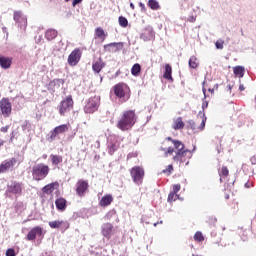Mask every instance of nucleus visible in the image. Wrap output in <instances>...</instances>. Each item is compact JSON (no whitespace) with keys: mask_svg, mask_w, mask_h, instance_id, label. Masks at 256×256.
<instances>
[{"mask_svg":"<svg viewBox=\"0 0 256 256\" xmlns=\"http://www.w3.org/2000/svg\"><path fill=\"white\" fill-rule=\"evenodd\" d=\"M100 81H103V77L100 78Z\"/></svg>","mask_w":256,"mask_h":256,"instance_id":"052dcab7","label":"nucleus"},{"mask_svg":"<svg viewBox=\"0 0 256 256\" xmlns=\"http://www.w3.org/2000/svg\"><path fill=\"white\" fill-rule=\"evenodd\" d=\"M37 237L43 239L45 237V232L41 226H35L26 235V241H35Z\"/></svg>","mask_w":256,"mask_h":256,"instance_id":"f8f14e48","label":"nucleus"},{"mask_svg":"<svg viewBox=\"0 0 256 256\" xmlns=\"http://www.w3.org/2000/svg\"><path fill=\"white\" fill-rule=\"evenodd\" d=\"M139 7H141L142 11H145V4H143V2L139 3Z\"/></svg>","mask_w":256,"mask_h":256,"instance_id":"09e8293b","label":"nucleus"},{"mask_svg":"<svg viewBox=\"0 0 256 256\" xmlns=\"http://www.w3.org/2000/svg\"><path fill=\"white\" fill-rule=\"evenodd\" d=\"M114 95L118 97V99H124V101H128L129 97H131V88L125 82H119L114 85Z\"/></svg>","mask_w":256,"mask_h":256,"instance_id":"20e7f679","label":"nucleus"},{"mask_svg":"<svg viewBox=\"0 0 256 256\" xmlns=\"http://www.w3.org/2000/svg\"><path fill=\"white\" fill-rule=\"evenodd\" d=\"M51 168L45 163H38L32 167V179L34 181H43L49 175Z\"/></svg>","mask_w":256,"mask_h":256,"instance_id":"7ed1b4c3","label":"nucleus"},{"mask_svg":"<svg viewBox=\"0 0 256 256\" xmlns=\"http://www.w3.org/2000/svg\"><path fill=\"white\" fill-rule=\"evenodd\" d=\"M1 133H7L9 131V125L0 128Z\"/></svg>","mask_w":256,"mask_h":256,"instance_id":"c03bdc74","label":"nucleus"},{"mask_svg":"<svg viewBox=\"0 0 256 256\" xmlns=\"http://www.w3.org/2000/svg\"><path fill=\"white\" fill-rule=\"evenodd\" d=\"M57 35H58V32L57 30H54V29L47 30L45 33V37L48 41H53V39H55Z\"/></svg>","mask_w":256,"mask_h":256,"instance_id":"c85d7f7f","label":"nucleus"},{"mask_svg":"<svg viewBox=\"0 0 256 256\" xmlns=\"http://www.w3.org/2000/svg\"><path fill=\"white\" fill-rule=\"evenodd\" d=\"M148 7H150V9H152V11H157V10L161 9V6L159 5V2H157V0H149Z\"/></svg>","mask_w":256,"mask_h":256,"instance_id":"7c9ffc66","label":"nucleus"},{"mask_svg":"<svg viewBox=\"0 0 256 256\" xmlns=\"http://www.w3.org/2000/svg\"><path fill=\"white\" fill-rule=\"evenodd\" d=\"M73 96L68 95L64 100H62L58 106V111L61 117H65L66 113H69L73 109Z\"/></svg>","mask_w":256,"mask_h":256,"instance_id":"423d86ee","label":"nucleus"},{"mask_svg":"<svg viewBox=\"0 0 256 256\" xmlns=\"http://www.w3.org/2000/svg\"><path fill=\"white\" fill-rule=\"evenodd\" d=\"M130 8L132 9V11H135V4L130 3Z\"/></svg>","mask_w":256,"mask_h":256,"instance_id":"603ef678","label":"nucleus"},{"mask_svg":"<svg viewBox=\"0 0 256 256\" xmlns=\"http://www.w3.org/2000/svg\"><path fill=\"white\" fill-rule=\"evenodd\" d=\"M239 91H245V86L243 84L239 85Z\"/></svg>","mask_w":256,"mask_h":256,"instance_id":"8fccbe9b","label":"nucleus"},{"mask_svg":"<svg viewBox=\"0 0 256 256\" xmlns=\"http://www.w3.org/2000/svg\"><path fill=\"white\" fill-rule=\"evenodd\" d=\"M83 55V52H81V49L75 48L68 56L67 62L70 67H76V65L79 64V61H81V57Z\"/></svg>","mask_w":256,"mask_h":256,"instance_id":"9b49d317","label":"nucleus"},{"mask_svg":"<svg viewBox=\"0 0 256 256\" xmlns=\"http://www.w3.org/2000/svg\"><path fill=\"white\" fill-rule=\"evenodd\" d=\"M203 92L205 93V88L203 89Z\"/></svg>","mask_w":256,"mask_h":256,"instance_id":"69168bd1","label":"nucleus"},{"mask_svg":"<svg viewBox=\"0 0 256 256\" xmlns=\"http://www.w3.org/2000/svg\"><path fill=\"white\" fill-rule=\"evenodd\" d=\"M250 161H251V164H252V165H256V156H252V157L250 158Z\"/></svg>","mask_w":256,"mask_h":256,"instance_id":"de8ad7c7","label":"nucleus"},{"mask_svg":"<svg viewBox=\"0 0 256 256\" xmlns=\"http://www.w3.org/2000/svg\"><path fill=\"white\" fill-rule=\"evenodd\" d=\"M67 131H69V124L56 126L53 130L50 131L48 141H55L59 135H63V133H67Z\"/></svg>","mask_w":256,"mask_h":256,"instance_id":"1a4fd4ad","label":"nucleus"},{"mask_svg":"<svg viewBox=\"0 0 256 256\" xmlns=\"http://www.w3.org/2000/svg\"><path fill=\"white\" fill-rule=\"evenodd\" d=\"M13 65V57H7L0 55V67L1 69H11Z\"/></svg>","mask_w":256,"mask_h":256,"instance_id":"aec40b11","label":"nucleus"},{"mask_svg":"<svg viewBox=\"0 0 256 256\" xmlns=\"http://www.w3.org/2000/svg\"><path fill=\"white\" fill-rule=\"evenodd\" d=\"M83 0H73L72 5L75 7L76 5H79Z\"/></svg>","mask_w":256,"mask_h":256,"instance_id":"a18cd8bd","label":"nucleus"},{"mask_svg":"<svg viewBox=\"0 0 256 256\" xmlns=\"http://www.w3.org/2000/svg\"><path fill=\"white\" fill-rule=\"evenodd\" d=\"M0 111L3 117H11V113H13V105L11 104V101H9V98H2L0 100Z\"/></svg>","mask_w":256,"mask_h":256,"instance_id":"6e6552de","label":"nucleus"},{"mask_svg":"<svg viewBox=\"0 0 256 256\" xmlns=\"http://www.w3.org/2000/svg\"><path fill=\"white\" fill-rule=\"evenodd\" d=\"M95 37H96V39L105 41V39H107V33H105V30H103V28L98 27L95 29Z\"/></svg>","mask_w":256,"mask_h":256,"instance_id":"a878e982","label":"nucleus"},{"mask_svg":"<svg viewBox=\"0 0 256 256\" xmlns=\"http://www.w3.org/2000/svg\"><path fill=\"white\" fill-rule=\"evenodd\" d=\"M229 89L231 90V85H229Z\"/></svg>","mask_w":256,"mask_h":256,"instance_id":"e2e57ef3","label":"nucleus"},{"mask_svg":"<svg viewBox=\"0 0 256 256\" xmlns=\"http://www.w3.org/2000/svg\"><path fill=\"white\" fill-rule=\"evenodd\" d=\"M70 0H65L66 3H69Z\"/></svg>","mask_w":256,"mask_h":256,"instance_id":"bf43d9fd","label":"nucleus"},{"mask_svg":"<svg viewBox=\"0 0 256 256\" xmlns=\"http://www.w3.org/2000/svg\"><path fill=\"white\" fill-rule=\"evenodd\" d=\"M106 66L107 63L103 61V58L99 57L96 61L92 63V71L96 75H99V73H101V71H103V69H105Z\"/></svg>","mask_w":256,"mask_h":256,"instance_id":"dca6fc26","label":"nucleus"},{"mask_svg":"<svg viewBox=\"0 0 256 256\" xmlns=\"http://www.w3.org/2000/svg\"><path fill=\"white\" fill-rule=\"evenodd\" d=\"M55 187H59V182H52L42 188V193L45 195H51L55 191Z\"/></svg>","mask_w":256,"mask_h":256,"instance_id":"412c9836","label":"nucleus"},{"mask_svg":"<svg viewBox=\"0 0 256 256\" xmlns=\"http://www.w3.org/2000/svg\"><path fill=\"white\" fill-rule=\"evenodd\" d=\"M50 161H51L52 165L57 167V165H60V163H63V156L57 155V154H51Z\"/></svg>","mask_w":256,"mask_h":256,"instance_id":"bb28decb","label":"nucleus"},{"mask_svg":"<svg viewBox=\"0 0 256 256\" xmlns=\"http://www.w3.org/2000/svg\"><path fill=\"white\" fill-rule=\"evenodd\" d=\"M162 173H164L165 175H170L171 173H173V165H168L167 168L162 171Z\"/></svg>","mask_w":256,"mask_h":256,"instance_id":"e433bc0d","label":"nucleus"},{"mask_svg":"<svg viewBox=\"0 0 256 256\" xmlns=\"http://www.w3.org/2000/svg\"><path fill=\"white\" fill-rule=\"evenodd\" d=\"M13 19L19 29H22V31L27 29V16L22 11H14Z\"/></svg>","mask_w":256,"mask_h":256,"instance_id":"9d476101","label":"nucleus"},{"mask_svg":"<svg viewBox=\"0 0 256 256\" xmlns=\"http://www.w3.org/2000/svg\"><path fill=\"white\" fill-rule=\"evenodd\" d=\"M141 73V65L139 63H136L131 68V74L134 75V77H137Z\"/></svg>","mask_w":256,"mask_h":256,"instance_id":"2f4dec72","label":"nucleus"},{"mask_svg":"<svg viewBox=\"0 0 256 256\" xmlns=\"http://www.w3.org/2000/svg\"><path fill=\"white\" fill-rule=\"evenodd\" d=\"M89 191V181L80 179L76 183V193L78 197H85V193Z\"/></svg>","mask_w":256,"mask_h":256,"instance_id":"ddd939ff","label":"nucleus"},{"mask_svg":"<svg viewBox=\"0 0 256 256\" xmlns=\"http://www.w3.org/2000/svg\"><path fill=\"white\" fill-rule=\"evenodd\" d=\"M190 69H197L199 67V60L197 56H191L188 62Z\"/></svg>","mask_w":256,"mask_h":256,"instance_id":"c756f323","label":"nucleus"},{"mask_svg":"<svg viewBox=\"0 0 256 256\" xmlns=\"http://www.w3.org/2000/svg\"><path fill=\"white\" fill-rule=\"evenodd\" d=\"M137 123V114L135 110H126L122 113L121 117L119 118L116 127L120 131H131L134 125Z\"/></svg>","mask_w":256,"mask_h":256,"instance_id":"f03ea898","label":"nucleus"},{"mask_svg":"<svg viewBox=\"0 0 256 256\" xmlns=\"http://www.w3.org/2000/svg\"><path fill=\"white\" fill-rule=\"evenodd\" d=\"M157 225H163V221H160V222L154 223V227H157Z\"/></svg>","mask_w":256,"mask_h":256,"instance_id":"864d4df0","label":"nucleus"},{"mask_svg":"<svg viewBox=\"0 0 256 256\" xmlns=\"http://www.w3.org/2000/svg\"><path fill=\"white\" fill-rule=\"evenodd\" d=\"M194 240H196L198 243H201V242L205 241V237L203 236V233L198 231L194 235Z\"/></svg>","mask_w":256,"mask_h":256,"instance_id":"c9c22d12","label":"nucleus"},{"mask_svg":"<svg viewBox=\"0 0 256 256\" xmlns=\"http://www.w3.org/2000/svg\"><path fill=\"white\" fill-rule=\"evenodd\" d=\"M201 115V112L198 114V117Z\"/></svg>","mask_w":256,"mask_h":256,"instance_id":"0e129e2a","label":"nucleus"},{"mask_svg":"<svg viewBox=\"0 0 256 256\" xmlns=\"http://www.w3.org/2000/svg\"><path fill=\"white\" fill-rule=\"evenodd\" d=\"M201 119L202 121L199 126H197V122L193 120L189 121L190 128L193 131H203L205 129V123H207V117H205V113H202Z\"/></svg>","mask_w":256,"mask_h":256,"instance_id":"f3484780","label":"nucleus"},{"mask_svg":"<svg viewBox=\"0 0 256 256\" xmlns=\"http://www.w3.org/2000/svg\"><path fill=\"white\" fill-rule=\"evenodd\" d=\"M172 73H173V68L171 67L170 64H166L165 65V71H164V74H163V78L167 79V81H170L171 83H173Z\"/></svg>","mask_w":256,"mask_h":256,"instance_id":"b1692460","label":"nucleus"},{"mask_svg":"<svg viewBox=\"0 0 256 256\" xmlns=\"http://www.w3.org/2000/svg\"><path fill=\"white\" fill-rule=\"evenodd\" d=\"M104 47H123V43L122 42H113V43H110L108 45H105Z\"/></svg>","mask_w":256,"mask_h":256,"instance_id":"ea45409f","label":"nucleus"},{"mask_svg":"<svg viewBox=\"0 0 256 256\" xmlns=\"http://www.w3.org/2000/svg\"><path fill=\"white\" fill-rule=\"evenodd\" d=\"M65 83V80H63V79H54L53 81H52V85H57L58 87L60 86V85H63Z\"/></svg>","mask_w":256,"mask_h":256,"instance_id":"58836bf2","label":"nucleus"},{"mask_svg":"<svg viewBox=\"0 0 256 256\" xmlns=\"http://www.w3.org/2000/svg\"><path fill=\"white\" fill-rule=\"evenodd\" d=\"M233 73L236 75V77L243 78L245 75V67L236 66L233 68Z\"/></svg>","mask_w":256,"mask_h":256,"instance_id":"cd10ccee","label":"nucleus"},{"mask_svg":"<svg viewBox=\"0 0 256 256\" xmlns=\"http://www.w3.org/2000/svg\"><path fill=\"white\" fill-rule=\"evenodd\" d=\"M184 127H185V122H183L182 117H177L173 120L172 129H174V131H178L179 129H184Z\"/></svg>","mask_w":256,"mask_h":256,"instance_id":"5701e85b","label":"nucleus"},{"mask_svg":"<svg viewBox=\"0 0 256 256\" xmlns=\"http://www.w3.org/2000/svg\"><path fill=\"white\" fill-rule=\"evenodd\" d=\"M8 193L21 195V193H23V184L17 181L12 182L10 185H8Z\"/></svg>","mask_w":256,"mask_h":256,"instance_id":"a211bd4d","label":"nucleus"},{"mask_svg":"<svg viewBox=\"0 0 256 256\" xmlns=\"http://www.w3.org/2000/svg\"><path fill=\"white\" fill-rule=\"evenodd\" d=\"M130 175L133 183L136 185H142L145 178V169L141 166H134L130 169Z\"/></svg>","mask_w":256,"mask_h":256,"instance_id":"39448f33","label":"nucleus"},{"mask_svg":"<svg viewBox=\"0 0 256 256\" xmlns=\"http://www.w3.org/2000/svg\"><path fill=\"white\" fill-rule=\"evenodd\" d=\"M181 191V184H174L172 193H179Z\"/></svg>","mask_w":256,"mask_h":256,"instance_id":"79ce46f5","label":"nucleus"},{"mask_svg":"<svg viewBox=\"0 0 256 256\" xmlns=\"http://www.w3.org/2000/svg\"><path fill=\"white\" fill-rule=\"evenodd\" d=\"M188 21H190V23H195V17L191 16Z\"/></svg>","mask_w":256,"mask_h":256,"instance_id":"3c124183","label":"nucleus"},{"mask_svg":"<svg viewBox=\"0 0 256 256\" xmlns=\"http://www.w3.org/2000/svg\"><path fill=\"white\" fill-rule=\"evenodd\" d=\"M17 164V158H11L10 160H4L0 164V174L1 173H7L9 169H13L15 165Z\"/></svg>","mask_w":256,"mask_h":256,"instance_id":"2eb2a0df","label":"nucleus"},{"mask_svg":"<svg viewBox=\"0 0 256 256\" xmlns=\"http://www.w3.org/2000/svg\"><path fill=\"white\" fill-rule=\"evenodd\" d=\"M99 105H101V97L99 96L90 97L87 100L86 105L84 106V112L95 113V111L99 109Z\"/></svg>","mask_w":256,"mask_h":256,"instance_id":"0eeeda50","label":"nucleus"},{"mask_svg":"<svg viewBox=\"0 0 256 256\" xmlns=\"http://www.w3.org/2000/svg\"><path fill=\"white\" fill-rule=\"evenodd\" d=\"M113 203V196L110 194L105 195L101 198L99 205L100 207H109V205Z\"/></svg>","mask_w":256,"mask_h":256,"instance_id":"393cba45","label":"nucleus"},{"mask_svg":"<svg viewBox=\"0 0 256 256\" xmlns=\"http://www.w3.org/2000/svg\"><path fill=\"white\" fill-rule=\"evenodd\" d=\"M117 149H119V147H117V144H111V146L109 147L108 153L110 155H113V153H115V151H117Z\"/></svg>","mask_w":256,"mask_h":256,"instance_id":"4c0bfd02","label":"nucleus"},{"mask_svg":"<svg viewBox=\"0 0 256 256\" xmlns=\"http://www.w3.org/2000/svg\"><path fill=\"white\" fill-rule=\"evenodd\" d=\"M179 199V194L175 192H170L167 198L168 203H173L174 201H177Z\"/></svg>","mask_w":256,"mask_h":256,"instance_id":"72a5a7b5","label":"nucleus"},{"mask_svg":"<svg viewBox=\"0 0 256 256\" xmlns=\"http://www.w3.org/2000/svg\"><path fill=\"white\" fill-rule=\"evenodd\" d=\"M56 209L58 211H65L67 209V200L63 197L57 198L55 200Z\"/></svg>","mask_w":256,"mask_h":256,"instance_id":"4be33fe9","label":"nucleus"},{"mask_svg":"<svg viewBox=\"0 0 256 256\" xmlns=\"http://www.w3.org/2000/svg\"><path fill=\"white\" fill-rule=\"evenodd\" d=\"M245 187H246V189H251V187H253V183H251V182H246V183H245Z\"/></svg>","mask_w":256,"mask_h":256,"instance_id":"49530a36","label":"nucleus"},{"mask_svg":"<svg viewBox=\"0 0 256 256\" xmlns=\"http://www.w3.org/2000/svg\"><path fill=\"white\" fill-rule=\"evenodd\" d=\"M48 225L51 229H60L61 233H65L70 227L69 222L65 220L50 221Z\"/></svg>","mask_w":256,"mask_h":256,"instance_id":"4468645a","label":"nucleus"},{"mask_svg":"<svg viewBox=\"0 0 256 256\" xmlns=\"http://www.w3.org/2000/svg\"><path fill=\"white\" fill-rule=\"evenodd\" d=\"M208 91H210L211 93H213V89H209Z\"/></svg>","mask_w":256,"mask_h":256,"instance_id":"13d9d810","label":"nucleus"},{"mask_svg":"<svg viewBox=\"0 0 256 256\" xmlns=\"http://www.w3.org/2000/svg\"><path fill=\"white\" fill-rule=\"evenodd\" d=\"M207 105H208V103H207V102H204V103H203V106H202L203 109H205V107H207Z\"/></svg>","mask_w":256,"mask_h":256,"instance_id":"5fc2aeb1","label":"nucleus"},{"mask_svg":"<svg viewBox=\"0 0 256 256\" xmlns=\"http://www.w3.org/2000/svg\"><path fill=\"white\" fill-rule=\"evenodd\" d=\"M166 141L168 143V148L165 151V157H169V155L173 156L174 163H178L179 165H189V161H191V157H193V151L186 149L185 144L181 142V140H176L171 137H167Z\"/></svg>","mask_w":256,"mask_h":256,"instance_id":"f257e3e1","label":"nucleus"},{"mask_svg":"<svg viewBox=\"0 0 256 256\" xmlns=\"http://www.w3.org/2000/svg\"><path fill=\"white\" fill-rule=\"evenodd\" d=\"M223 45H225V41H223V40H218L215 43L216 49H223Z\"/></svg>","mask_w":256,"mask_h":256,"instance_id":"a19ab883","label":"nucleus"},{"mask_svg":"<svg viewBox=\"0 0 256 256\" xmlns=\"http://www.w3.org/2000/svg\"><path fill=\"white\" fill-rule=\"evenodd\" d=\"M225 199H229V194H226V195H225Z\"/></svg>","mask_w":256,"mask_h":256,"instance_id":"4d7b16f0","label":"nucleus"},{"mask_svg":"<svg viewBox=\"0 0 256 256\" xmlns=\"http://www.w3.org/2000/svg\"><path fill=\"white\" fill-rule=\"evenodd\" d=\"M4 143V141H0V147H3Z\"/></svg>","mask_w":256,"mask_h":256,"instance_id":"6e6d98bb","label":"nucleus"},{"mask_svg":"<svg viewBox=\"0 0 256 256\" xmlns=\"http://www.w3.org/2000/svg\"><path fill=\"white\" fill-rule=\"evenodd\" d=\"M118 21H119V25L120 27H127L129 25V21L127 20V18L123 17V16H120L118 18Z\"/></svg>","mask_w":256,"mask_h":256,"instance_id":"f704fd0d","label":"nucleus"},{"mask_svg":"<svg viewBox=\"0 0 256 256\" xmlns=\"http://www.w3.org/2000/svg\"><path fill=\"white\" fill-rule=\"evenodd\" d=\"M218 173L220 177H229V168L222 166V168L218 170Z\"/></svg>","mask_w":256,"mask_h":256,"instance_id":"473e14b6","label":"nucleus"},{"mask_svg":"<svg viewBox=\"0 0 256 256\" xmlns=\"http://www.w3.org/2000/svg\"><path fill=\"white\" fill-rule=\"evenodd\" d=\"M115 231L113 224L111 223H105L102 226V235L106 237V239H111V235H113V232Z\"/></svg>","mask_w":256,"mask_h":256,"instance_id":"6ab92c4d","label":"nucleus"},{"mask_svg":"<svg viewBox=\"0 0 256 256\" xmlns=\"http://www.w3.org/2000/svg\"><path fill=\"white\" fill-rule=\"evenodd\" d=\"M44 159H47V155L44 156Z\"/></svg>","mask_w":256,"mask_h":256,"instance_id":"680f3d73","label":"nucleus"},{"mask_svg":"<svg viewBox=\"0 0 256 256\" xmlns=\"http://www.w3.org/2000/svg\"><path fill=\"white\" fill-rule=\"evenodd\" d=\"M15 249L9 248L6 250V256H15Z\"/></svg>","mask_w":256,"mask_h":256,"instance_id":"37998d69","label":"nucleus"}]
</instances>
